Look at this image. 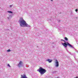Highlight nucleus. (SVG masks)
Returning <instances> with one entry per match:
<instances>
[{
  "mask_svg": "<svg viewBox=\"0 0 78 78\" xmlns=\"http://www.w3.org/2000/svg\"><path fill=\"white\" fill-rule=\"evenodd\" d=\"M19 22L20 26L22 27H23V26L25 27H30V26L26 23V21L23 19V18L22 17L20 18Z\"/></svg>",
  "mask_w": 78,
  "mask_h": 78,
  "instance_id": "nucleus-1",
  "label": "nucleus"
},
{
  "mask_svg": "<svg viewBox=\"0 0 78 78\" xmlns=\"http://www.w3.org/2000/svg\"><path fill=\"white\" fill-rule=\"evenodd\" d=\"M61 41H64V43H62V44L66 48L67 45H68L69 47L72 48H74V47H73V46H72V45L70 44L68 42H66L65 41L61 39Z\"/></svg>",
  "mask_w": 78,
  "mask_h": 78,
  "instance_id": "nucleus-2",
  "label": "nucleus"
},
{
  "mask_svg": "<svg viewBox=\"0 0 78 78\" xmlns=\"http://www.w3.org/2000/svg\"><path fill=\"white\" fill-rule=\"evenodd\" d=\"M37 71L40 73L41 75H43V74H44V73L47 72V70H46L45 69H43L42 67L40 68L39 69L37 70Z\"/></svg>",
  "mask_w": 78,
  "mask_h": 78,
  "instance_id": "nucleus-3",
  "label": "nucleus"
},
{
  "mask_svg": "<svg viewBox=\"0 0 78 78\" xmlns=\"http://www.w3.org/2000/svg\"><path fill=\"white\" fill-rule=\"evenodd\" d=\"M23 62L22 61H20L18 65V67H21L22 66Z\"/></svg>",
  "mask_w": 78,
  "mask_h": 78,
  "instance_id": "nucleus-4",
  "label": "nucleus"
},
{
  "mask_svg": "<svg viewBox=\"0 0 78 78\" xmlns=\"http://www.w3.org/2000/svg\"><path fill=\"white\" fill-rule=\"evenodd\" d=\"M55 67H58V66H59V62H58V60H55Z\"/></svg>",
  "mask_w": 78,
  "mask_h": 78,
  "instance_id": "nucleus-5",
  "label": "nucleus"
},
{
  "mask_svg": "<svg viewBox=\"0 0 78 78\" xmlns=\"http://www.w3.org/2000/svg\"><path fill=\"white\" fill-rule=\"evenodd\" d=\"M53 60L51 59H48L46 60V61H48L49 62V63H51V62H52Z\"/></svg>",
  "mask_w": 78,
  "mask_h": 78,
  "instance_id": "nucleus-6",
  "label": "nucleus"
},
{
  "mask_svg": "<svg viewBox=\"0 0 78 78\" xmlns=\"http://www.w3.org/2000/svg\"><path fill=\"white\" fill-rule=\"evenodd\" d=\"M7 12L8 13H11V14H12V12L11 11H7Z\"/></svg>",
  "mask_w": 78,
  "mask_h": 78,
  "instance_id": "nucleus-7",
  "label": "nucleus"
},
{
  "mask_svg": "<svg viewBox=\"0 0 78 78\" xmlns=\"http://www.w3.org/2000/svg\"><path fill=\"white\" fill-rule=\"evenodd\" d=\"M65 40H66V41H68V39L66 37H65Z\"/></svg>",
  "mask_w": 78,
  "mask_h": 78,
  "instance_id": "nucleus-8",
  "label": "nucleus"
},
{
  "mask_svg": "<svg viewBox=\"0 0 78 78\" xmlns=\"http://www.w3.org/2000/svg\"><path fill=\"white\" fill-rule=\"evenodd\" d=\"M7 51H8V52H9V51H11V50L10 49H9Z\"/></svg>",
  "mask_w": 78,
  "mask_h": 78,
  "instance_id": "nucleus-9",
  "label": "nucleus"
},
{
  "mask_svg": "<svg viewBox=\"0 0 78 78\" xmlns=\"http://www.w3.org/2000/svg\"><path fill=\"white\" fill-rule=\"evenodd\" d=\"M8 66L9 67H11V66H10V65H9V64H8Z\"/></svg>",
  "mask_w": 78,
  "mask_h": 78,
  "instance_id": "nucleus-10",
  "label": "nucleus"
},
{
  "mask_svg": "<svg viewBox=\"0 0 78 78\" xmlns=\"http://www.w3.org/2000/svg\"><path fill=\"white\" fill-rule=\"evenodd\" d=\"M75 11L76 12H77L78 11V9H76Z\"/></svg>",
  "mask_w": 78,
  "mask_h": 78,
  "instance_id": "nucleus-11",
  "label": "nucleus"
},
{
  "mask_svg": "<svg viewBox=\"0 0 78 78\" xmlns=\"http://www.w3.org/2000/svg\"><path fill=\"white\" fill-rule=\"evenodd\" d=\"M58 22H60V21H61V20H58Z\"/></svg>",
  "mask_w": 78,
  "mask_h": 78,
  "instance_id": "nucleus-12",
  "label": "nucleus"
},
{
  "mask_svg": "<svg viewBox=\"0 0 78 78\" xmlns=\"http://www.w3.org/2000/svg\"><path fill=\"white\" fill-rule=\"evenodd\" d=\"M13 5H10V7H12V6Z\"/></svg>",
  "mask_w": 78,
  "mask_h": 78,
  "instance_id": "nucleus-13",
  "label": "nucleus"
},
{
  "mask_svg": "<svg viewBox=\"0 0 78 78\" xmlns=\"http://www.w3.org/2000/svg\"><path fill=\"white\" fill-rule=\"evenodd\" d=\"M9 17H11V15H10V16H9Z\"/></svg>",
  "mask_w": 78,
  "mask_h": 78,
  "instance_id": "nucleus-14",
  "label": "nucleus"
},
{
  "mask_svg": "<svg viewBox=\"0 0 78 78\" xmlns=\"http://www.w3.org/2000/svg\"><path fill=\"white\" fill-rule=\"evenodd\" d=\"M69 54H70V55H72V54H71V53L70 52L69 53Z\"/></svg>",
  "mask_w": 78,
  "mask_h": 78,
  "instance_id": "nucleus-15",
  "label": "nucleus"
},
{
  "mask_svg": "<svg viewBox=\"0 0 78 78\" xmlns=\"http://www.w3.org/2000/svg\"><path fill=\"white\" fill-rule=\"evenodd\" d=\"M7 18L8 19H9V17H8Z\"/></svg>",
  "mask_w": 78,
  "mask_h": 78,
  "instance_id": "nucleus-16",
  "label": "nucleus"
},
{
  "mask_svg": "<svg viewBox=\"0 0 78 78\" xmlns=\"http://www.w3.org/2000/svg\"><path fill=\"white\" fill-rule=\"evenodd\" d=\"M71 14H73V12H71Z\"/></svg>",
  "mask_w": 78,
  "mask_h": 78,
  "instance_id": "nucleus-17",
  "label": "nucleus"
},
{
  "mask_svg": "<svg viewBox=\"0 0 78 78\" xmlns=\"http://www.w3.org/2000/svg\"><path fill=\"white\" fill-rule=\"evenodd\" d=\"M75 78H78V77H76Z\"/></svg>",
  "mask_w": 78,
  "mask_h": 78,
  "instance_id": "nucleus-18",
  "label": "nucleus"
},
{
  "mask_svg": "<svg viewBox=\"0 0 78 78\" xmlns=\"http://www.w3.org/2000/svg\"><path fill=\"white\" fill-rule=\"evenodd\" d=\"M51 2H52L53 0H51Z\"/></svg>",
  "mask_w": 78,
  "mask_h": 78,
  "instance_id": "nucleus-19",
  "label": "nucleus"
},
{
  "mask_svg": "<svg viewBox=\"0 0 78 78\" xmlns=\"http://www.w3.org/2000/svg\"><path fill=\"white\" fill-rule=\"evenodd\" d=\"M66 50L67 51H67V49H66Z\"/></svg>",
  "mask_w": 78,
  "mask_h": 78,
  "instance_id": "nucleus-20",
  "label": "nucleus"
}]
</instances>
